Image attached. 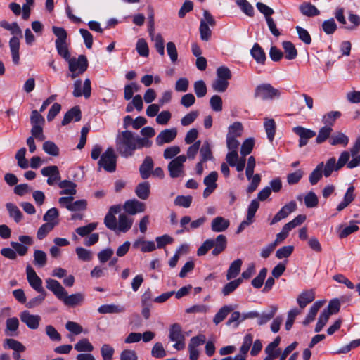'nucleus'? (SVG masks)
<instances>
[{
  "instance_id": "1",
  "label": "nucleus",
  "mask_w": 360,
  "mask_h": 360,
  "mask_svg": "<svg viewBox=\"0 0 360 360\" xmlns=\"http://www.w3.org/2000/svg\"><path fill=\"white\" fill-rule=\"evenodd\" d=\"M46 287L67 307H75L81 305L84 301L85 295L84 293L77 292L68 295L67 290L57 280L47 278L46 280Z\"/></svg>"
},
{
  "instance_id": "2",
  "label": "nucleus",
  "mask_w": 360,
  "mask_h": 360,
  "mask_svg": "<svg viewBox=\"0 0 360 360\" xmlns=\"http://www.w3.org/2000/svg\"><path fill=\"white\" fill-rule=\"evenodd\" d=\"M115 148L122 158L132 157L136 150L135 134L129 130L119 132L115 138Z\"/></svg>"
},
{
  "instance_id": "3",
  "label": "nucleus",
  "mask_w": 360,
  "mask_h": 360,
  "mask_svg": "<svg viewBox=\"0 0 360 360\" xmlns=\"http://www.w3.org/2000/svg\"><path fill=\"white\" fill-rule=\"evenodd\" d=\"M227 246V239L224 235L220 234L217 236L215 240L207 239L198 249L197 255L198 256H202L207 254V252L212 248L214 249L212 251V254L214 256H217L221 254Z\"/></svg>"
},
{
  "instance_id": "4",
  "label": "nucleus",
  "mask_w": 360,
  "mask_h": 360,
  "mask_svg": "<svg viewBox=\"0 0 360 360\" xmlns=\"http://www.w3.org/2000/svg\"><path fill=\"white\" fill-rule=\"evenodd\" d=\"M350 158V154L348 151H343L336 162L335 158H330L328 159L325 165H323V172L326 177H328L331 175L333 171H338L346 165Z\"/></svg>"
},
{
  "instance_id": "5",
  "label": "nucleus",
  "mask_w": 360,
  "mask_h": 360,
  "mask_svg": "<svg viewBox=\"0 0 360 360\" xmlns=\"http://www.w3.org/2000/svg\"><path fill=\"white\" fill-rule=\"evenodd\" d=\"M281 93L269 83H264L256 86L254 92L255 98H261L264 101L273 100L279 98Z\"/></svg>"
},
{
  "instance_id": "6",
  "label": "nucleus",
  "mask_w": 360,
  "mask_h": 360,
  "mask_svg": "<svg viewBox=\"0 0 360 360\" xmlns=\"http://www.w3.org/2000/svg\"><path fill=\"white\" fill-rule=\"evenodd\" d=\"M169 338L170 341L175 342L173 347L176 350H183L185 348V335L179 323H175L170 326Z\"/></svg>"
},
{
  "instance_id": "7",
  "label": "nucleus",
  "mask_w": 360,
  "mask_h": 360,
  "mask_svg": "<svg viewBox=\"0 0 360 360\" xmlns=\"http://www.w3.org/2000/svg\"><path fill=\"white\" fill-rule=\"evenodd\" d=\"M117 156L115 154L114 149L109 147L101 155L98 161V165L104 168L109 172H113L116 169Z\"/></svg>"
},
{
  "instance_id": "8",
  "label": "nucleus",
  "mask_w": 360,
  "mask_h": 360,
  "mask_svg": "<svg viewBox=\"0 0 360 360\" xmlns=\"http://www.w3.org/2000/svg\"><path fill=\"white\" fill-rule=\"evenodd\" d=\"M67 61H68L69 70L72 72L73 78L79 74L84 73L88 68V60L84 55H79L77 58H70Z\"/></svg>"
},
{
  "instance_id": "9",
  "label": "nucleus",
  "mask_w": 360,
  "mask_h": 360,
  "mask_svg": "<svg viewBox=\"0 0 360 360\" xmlns=\"http://www.w3.org/2000/svg\"><path fill=\"white\" fill-rule=\"evenodd\" d=\"M186 160V155H181L174 158L168 164V171L172 178H177L184 173V163Z\"/></svg>"
},
{
  "instance_id": "10",
  "label": "nucleus",
  "mask_w": 360,
  "mask_h": 360,
  "mask_svg": "<svg viewBox=\"0 0 360 360\" xmlns=\"http://www.w3.org/2000/svg\"><path fill=\"white\" fill-rule=\"evenodd\" d=\"M297 210V203L295 201L292 200L285 205L281 209L275 214L272 219L270 224L273 225L281 220L286 218L290 213L293 212Z\"/></svg>"
},
{
  "instance_id": "11",
  "label": "nucleus",
  "mask_w": 360,
  "mask_h": 360,
  "mask_svg": "<svg viewBox=\"0 0 360 360\" xmlns=\"http://www.w3.org/2000/svg\"><path fill=\"white\" fill-rule=\"evenodd\" d=\"M27 278L30 286L37 292H44V289L42 287V281L37 275L34 269L28 265L26 267Z\"/></svg>"
},
{
  "instance_id": "12",
  "label": "nucleus",
  "mask_w": 360,
  "mask_h": 360,
  "mask_svg": "<svg viewBox=\"0 0 360 360\" xmlns=\"http://www.w3.org/2000/svg\"><path fill=\"white\" fill-rule=\"evenodd\" d=\"M292 130L300 137L299 147L300 148L306 146L309 140L316 136L314 131L300 126L294 127Z\"/></svg>"
},
{
  "instance_id": "13",
  "label": "nucleus",
  "mask_w": 360,
  "mask_h": 360,
  "mask_svg": "<svg viewBox=\"0 0 360 360\" xmlns=\"http://www.w3.org/2000/svg\"><path fill=\"white\" fill-rule=\"evenodd\" d=\"M41 173L44 176H48L46 181L49 186H53L60 180V174L58 167L56 165L47 166L42 168Z\"/></svg>"
},
{
  "instance_id": "14",
  "label": "nucleus",
  "mask_w": 360,
  "mask_h": 360,
  "mask_svg": "<svg viewBox=\"0 0 360 360\" xmlns=\"http://www.w3.org/2000/svg\"><path fill=\"white\" fill-rule=\"evenodd\" d=\"M82 81L80 79L76 80L74 83V91L73 96L75 97H80L82 95L86 98H88L91 96V81L89 78L86 79L84 82L83 90L81 89Z\"/></svg>"
},
{
  "instance_id": "15",
  "label": "nucleus",
  "mask_w": 360,
  "mask_h": 360,
  "mask_svg": "<svg viewBox=\"0 0 360 360\" xmlns=\"http://www.w3.org/2000/svg\"><path fill=\"white\" fill-rule=\"evenodd\" d=\"M177 135L176 128L164 129L155 138V143L158 146L173 141Z\"/></svg>"
},
{
  "instance_id": "16",
  "label": "nucleus",
  "mask_w": 360,
  "mask_h": 360,
  "mask_svg": "<svg viewBox=\"0 0 360 360\" xmlns=\"http://www.w3.org/2000/svg\"><path fill=\"white\" fill-rule=\"evenodd\" d=\"M121 210L120 205H112L110 207L108 212L104 218V224L110 230H117V219L115 214Z\"/></svg>"
},
{
  "instance_id": "17",
  "label": "nucleus",
  "mask_w": 360,
  "mask_h": 360,
  "mask_svg": "<svg viewBox=\"0 0 360 360\" xmlns=\"http://www.w3.org/2000/svg\"><path fill=\"white\" fill-rule=\"evenodd\" d=\"M21 321L30 329H37L39 326L41 317L39 315H32L28 311H22L20 315Z\"/></svg>"
},
{
  "instance_id": "18",
  "label": "nucleus",
  "mask_w": 360,
  "mask_h": 360,
  "mask_svg": "<svg viewBox=\"0 0 360 360\" xmlns=\"http://www.w3.org/2000/svg\"><path fill=\"white\" fill-rule=\"evenodd\" d=\"M124 210L129 214H135L138 212H143L145 211L146 205L136 200H127L124 205Z\"/></svg>"
},
{
  "instance_id": "19",
  "label": "nucleus",
  "mask_w": 360,
  "mask_h": 360,
  "mask_svg": "<svg viewBox=\"0 0 360 360\" xmlns=\"http://www.w3.org/2000/svg\"><path fill=\"white\" fill-rule=\"evenodd\" d=\"M154 167L153 158L150 156H146L142 164L139 167L140 176L143 179H147L152 174Z\"/></svg>"
},
{
  "instance_id": "20",
  "label": "nucleus",
  "mask_w": 360,
  "mask_h": 360,
  "mask_svg": "<svg viewBox=\"0 0 360 360\" xmlns=\"http://www.w3.org/2000/svg\"><path fill=\"white\" fill-rule=\"evenodd\" d=\"M82 118V112L79 106H75L69 110L64 115L61 122L63 126L67 125L72 121L78 122Z\"/></svg>"
},
{
  "instance_id": "21",
  "label": "nucleus",
  "mask_w": 360,
  "mask_h": 360,
  "mask_svg": "<svg viewBox=\"0 0 360 360\" xmlns=\"http://www.w3.org/2000/svg\"><path fill=\"white\" fill-rule=\"evenodd\" d=\"M230 225V221L222 217H217L213 219L211 223V229L214 232H223Z\"/></svg>"
},
{
  "instance_id": "22",
  "label": "nucleus",
  "mask_w": 360,
  "mask_h": 360,
  "mask_svg": "<svg viewBox=\"0 0 360 360\" xmlns=\"http://www.w3.org/2000/svg\"><path fill=\"white\" fill-rule=\"evenodd\" d=\"M9 46L12 55V60L15 65H18L20 63V40L17 37H13L10 39Z\"/></svg>"
},
{
  "instance_id": "23",
  "label": "nucleus",
  "mask_w": 360,
  "mask_h": 360,
  "mask_svg": "<svg viewBox=\"0 0 360 360\" xmlns=\"http://www.w3.org/2000/svg\"><path fill=\"white\" fill-rule=\"evenodd\" d=\"M250 54L255 61L259 63L264 65L266 60V53L261 46L255 43L250 50Z\"/></svg>"
},
{
  "instance_id": "24",
  "label": "nucleus",
  "mask_w": 360,
  "mask_h": 360,
  "mask_svg": "<svg viewBox=\"0 0 360 360\" xmlns=\"http://www.w3.org/2000/svg\"><path fill=\"white\" fill-rule=\"evenodd\" d=\"M315 293L313 290L302 292L298 296L297 301L300 308L304 309L308 304L314 301Z\"/></svg>"
},
{
  "instance_id": "25",
  "label": "nucleus",
  "mask_w": 360,
  "mask_h": 360,
  "mask_svg": "<svg viewBox=\"0 0 360 360\" xmlns=\"http://www.w3.org/2000/svg\"><path fill=\"white\" fill-rule=\"evenodd\" d=\"M300 13L307 17H314L320 14L319 10L309 2H303L299 6Z\"/></svg>"
},
{
  "instance_id": "26",
  "label": "nucleus",
  "mask_w": 360,
  "mask_h": 360,
  "mask_svg": "<svg viewBox=\"0 0 360 360\" xmlns=\"http://www.w3.org/2000/svg\"><path fill=\"white\" fill-rule=\"evenodd\" d=\"M133 224V219L128 217L124 214L119 215L118 223L117 224V229L123 233L128 231Z\"/></svg>"
},
{
  "instance_id": "27",
  "label": "nucleus",
  "mask_w": 360,
  "mask_h": 360,
  "mask_svg": "<svg viewBox=\"0 0 360 360\" xmlns=\"http://www.w3.org/2000/svg\"><path fill=\"white\" fill-rule=\"evenodd\" d=\"M58 186L62 188L60 191V195H75L77 193L76 184L69 180H63L59 182Z\"/></svg>"
},
{
  "instance_id": "28",
  "label": "nucleus",
  "mask_w": 360,
  "mask_h": 360,
  "mask_svg": "<svg viewBox=\"0 0 360 360\" xmlns=\"http://www.w3.org/2000/svg\"><path fill=\"white\" fill-rule=\"evenodd\" d=\"M323 301H316L315 302L312 306L310 307L309 311L306 316L305 319L303 321V325L307 326L309 323L312 322L317 314V312L320 309V308L323 304Z\"/></svg>"
},
{
  "instance_id": "29",
  "label": "nucleus",
  "mask_w": 360,
  "mask_h": 360,
  "mask_svg": "<svg viewBox=\"0 0 360 360\" xmlns=\"http://www.w3.org/2000/svg\"><path fill=\"white\" fill-rule=\"evenodd\" d=\"M125 311L124 307L115 304H103L99 307L98 311L100 314H119Z\"/></svg>"
},
{
  "instance_id": "30",
  "label": "nucleus",
  "mask_w": 360,
  "mask_h": 360,
  "mask_svg": "<svg viewBox=\"0 0 360 360\" xmlns=\"http://www.w3.org/2000/svg\"><path fill=\"white\" fill-rule=\"evenodd\" d=\"M234 309L232 305H224L223 306L218 312L215 314L213 322L218 325L219 323L223 321L227 315L233 311Z\"/></svg>"
},
{
  "instance_id": "31",
  "label": "nucleus",
  "mask_w": 360,
  "mask_h": 360,
  "mask_svg": "<svg viewBox=\"0 0 360 360\" xmlns=\"http://www.w3.org/2000/svg\"><path fill=\"white\" fill-rule=\"evenodd\" d=\"M283 49L285 54V58L288 60H293L297 56V51L295 45L289 41H284L282 43Z\"/></svg>"
},
{
  "instance_id": "32",
  "label": "nucleus",
  "mask_w": 360,
  "mask_h": 360,
  "mask_svg": "<svg viewBox=\"0 0 360 360\" xmlns=\"http://www.w3.org/2000/svg\"><path fill=\"white\" fill-rule=\"evenodd\" d=\"M242 264H243V262L240 259L234 260L231 264V265L227 271V274H226L227 280H231L232 278H234L238 275V274L240 273V271Z\"/></svg>"
},
{
  "instance_id": "33",
  "label": "nucleus",
  "mask_w": 360,
  "mask_h": 360,
  "mask_svg": "<svg viewBox=\"0 0 360 360\" xmlns=\"http://www.w3.org/2000/svg\"><path fill=\"white\" fill-rule=\"evenodd\" d=\"M135 193L139 198L146 200L150 195V184L148 181L139 184L136 188Z\"/></svg>"
},
{
  "instance_id": "34",
  "label": "nucleus",
  "mask_w": 360,
  "mask_h": 360,
  "mask_svg": "<svg viewBox=\"0 0 360 360\" xmlns=\"http://www.w3.org/2000/svg\"><path fill=\"white\" fill-rule=\"evenodd\" d=\"M6 207L9 213V216L13 218L16 223H19L22 219V213L15 204L7 202Z\"/></svg>"
},
{
  "instance_id": "35",
  "label": "nucleus",
  "mask_w": 360,
  "mask_h": 360,
  "mask_svg": "<svg viewBox=\"0 0 360 360\" xmlns=\"http://www.w3.org/2000/svg\"><path fill=\"white\" fill-rule=\"evenodd\" d=\"M264 127L267 135L268 139L273 141L276 133V122L274 119L265 118L264 122Z\"/></svg>"
},
{
  "instance_id": "36",
  "label": "nucleus",
  "mask_w": 360,
  "mask_h": 360,
  "mask_svg": "<svg viewBox=\"0 0 360 360\" xmlns=\"http://www.w3.org/2000/svg\"><path fill=\"white\" fill-rule=\"evenodd\" d=\"M329 143L332 146L342 145L346 146L349 143V138L342 132H338L330 137Z\"/></svg>"
},
{
  "instance_id": "37",
  "label": "nucleus",
  "mask_w": 360,
  "mask_h": 360,
  "mask_svg": "<svg viewBox=\"0 0 360 360\" xmlns=\"http://www.w3.org/2000/svg\"><path fill=\"white\" fill-rule=\"evenodd\" d=\"M200 156L201 162H205L213 158L210 144L208 141H205L200 148Z\"/></svg>"
},
{
  "instance_id": "38",
  "label": "nucleus",
  "mask_w": 360,
  "mask_h": 360,
  "mask_svg": "<svg viewBox=\"0 0 360 360\" xmlns=\"http://www.w3.org/2000/svg\"><path fill=\"white\" fill-rule=\"evenodd\" d=\"M58 224V222H49L42 224L38 229L37 237L39 240L44 239L48 233L53 229V228Z\"/></svg>"
},
{
  "instance_id": "39",
  "label": "nucleus",
  "mask_w": 360,
  "mask_h": 360,
  "mask_svg": "<svg viewBox=\"0 0 360 360\" xmlns=\"http://www.w3.org/2000/svg\"><path fill=\"white\" fill-rule=\"evenodd\" d=\"M3 345L5 349H11L14 352H25L26 349L20 342L12 338L6 339Z\"/></svg>"
},
{
  "instance_id": "40",
  "label": "nucleus",
  "mask_w": 360,
  "mask_h": 360,
  "mask_svg": "<svg viewBox=\"0 0 360 360\" xmlns=\"http://www.w3.org/2000/svg\"><path fill=\"white\" fill-rule=\"evenodd\" d=\"M0 26L4 29L10 31L12 34L19 35L20 37H22V30L16 22L9 23L8 21L4 20L0 22Z\"/></svg>"
},
{
  "instance_id": "41",
  "label": "nucleus",
  "mask_w": 360,
  "mask_h": 360,
  "mask_svg": "<svg viewBox=\"0 0 360 360\" xmlns=\"http://www.w3.org/2000/svg\"><path fill=\"white\" fill-rule=\"evenodd\" d=\"M278 310V307L276 306H271V309L268 313L263 312L262 314H259L257 323L259 326H262L267 322H269L271 319L274 318L276 311Z\"/></svg>"
},
{
  "instance_id": "42",
  "label": "nucleus",
  "mask_w": 360,
  "mask_h": 360,
  "mask_svg": "<svg viewBox=\"0 0 360 360\" xmlns=\"http://www.w3.org/2000/svg\"><path fill=\"white\" fill-rule=\"evenodd\" d=\"M341 112L340 111H330L323 116L322 122L326 127H332L335 120L340 117Z\"/></svg>"
},
{
  "instance_id": "43",
  "label": "nucleus",
  "mask_w": 360,
  "mask_h": 360,
  "mask_svg": "<svg viewBox=\"0 0 360 360\" xmlns=\"http://www.w3.org/2000/svg\"><path fill=\"white\" fill-rule=\"evenodd\" d=\"M323 162H320L316 167L313 170V172L309 175V182L311 185H315L318 183V181L321 179L323 176Z\"/></svg>"
},
{
  "instance_id": "44",
  "label": "nucleus",
  "mask_w": 360,
  "mask_h": 360,
  "mask_svg": "<svg viewBox=\"0 0 360 360\" xmlns=\"http://www.w3.org/2000/svg\"><path fill=\"white\" fill-rule=\"evenodd\" d=\"M333 131L332 127H321L318 133V135L316 138V142L318 144H321L323 142H325L328 139H330V134Z\"/></svg>"
},
{
  "instance_id": "45",
  "label": "nucleus",
  "mask_w": 360,
  "mask_h": 360,
  "mask_svg": "<svg viewBox=\"0 0 360 360\" xmlns=\"http://www.w3.org/2000/svg\"><path fill=\"white\" fill-rule=\"evenodd\" d=\"M34 263L36 266L41 268L44 267L47 263L46 254L39 250H35L34 252Z\"/></svg>"
},
{
  "instance_id": "46",
  "label": "nucleus",
  "mask_w": 360,
  "mask_h": 360,
  "mask_svg": "<svg viewBox=\"0 0 360 360\" xmlns=\"http://www.w3.org/2000/svg\"><path fill=\"white\" fill-rule=\"evenodd\" d=\"M243 127L241 122H235L228 128V136L239 137L242 135Z\"/></svg>"
},
{
  "instance_id": "47",
  "label": "nucleus",
  "mask_w": 360,
  "mask_h": 360,
  "mask_svg": "<svg viewBox=\"0 0 360 360\" xmlns=\"http://www.w3.org/2000/svg\"><path fill=\"white\" fill-rule=\"evenodd\" d=\"M74 348L77 352H91L94 350V346L87 338H83L75 345Z\"/></svg>"
},
{
  "instance_id": "48",
  "label": "nucleus",
  "mask_w": 360,
  "mask_h": 360,
  "mask_svg": "<svg viewBox=\"0 0 360 360\" xmlns=\"http://www.w3.org/2000/svg\"><path fill=\"white\" fill-rule=\"evenodd\" d=\"M243 282L242 278H237L226 283L222 288L221 292L224 296H227L233 292Z\"/></svg>"
},
{
  "instance_id": "49",
  "label": "nucleus",
  "mask_w": 360,
  "mask_h": 360,
  "mask_svg": "<svg viewBox=\"0 0 360 360\" xmlns=\"http://www.w3.org/2000/svg\"><path fill=\"white\" fill-rule=\"evenodd\" d=\"M236 2L245 14L250 17L254 16V8L247 0H236Z\"/></svg>"
},
{
  "instance_id": "50",
  "label": "nucleus",
  "mask_w": 360,
  "mask_h": 360,
  "mask_svg": "<svg viewBox=\"0 0 360 360\" xmlns=\"http://www.w3.org/2000/svg\"><path fill=\"white\" fill-rule=\"evenodd\" d=\"M98 224L93 222L86 226H80L75 229V232L82 237H85L89 235L97 227Z\"/></svg>"
},
{
  "instance_id": "51",
  "label": "nucleus",
  "mask_w": 360,
  "mask_h": 360,
  "mask_svg": "<svg viewBox=\"0 0 360 360\" xmlns=\"http://www.w3.org/2000/svg\"><path fill=\"white\" fill-rule=\"evenodd\" d=\"M151 355L156 359H162L167 356V352L161 342H156L151 350Z\"/></svg>"
},
{
  "instance_id": "52",
  "label": "nucleus",
  "mask_w": 360,
  "mask_h": 360,
  "mask_svg": "<svg viewBox=\"0 0 360 360\" xmlns=\"http://www.w3.org/2000/svg\"><path fill=\"white\" fill-rule=\"evenodd\" d=\"M43 150L50 155L58 156L59 155L58 147L51 141H46L43 143Z\"/></svg>"
},
{
  "instance_id": "53",
  "label": "nucleus",
  "mask_w": 360,
  "mask_h": 360,
  "mask_svg": "<svg viewBox=\"0 0 360 360\" xmlns=\"http://www.w3.org/2000/svg\"><path fill=\"white\" fill-rule=\"evenodd\" d=\"M340 229L341 230L339 232V237L340 238H344L358 231L359 228L356 224H355L354 221H351L349 226L344 228L340 227Z\"/></svg>"
},
{
  "instance_id": "54",
  "label": "nucleus",
  "mask_w": 360,
  "mask_h": 360,
  "mask_svg": "<svg viewBox=\"0 0 360 360\" xmlns=\"http://www.w3.org/2000/svg\"><path fill=\"white\" fill-rule=\"evenodd\" d=\"M56 48L58 53L65 60H68L70 58V53L68 50V44L66 41L59 42L56 44Z\"/></svg>"
},
{
  "instance_id": "55",
  "label": "nucleus",
  "mask_w": 360,
  "mask_h": 360,
  "mask_svg": "<svg viewBox=\"0 0 360 360\" xmlns=\"http://www.w3.org/2000/svg\"><path fill=\"white\" fill-rule=\"evenodd\" d=\"M136 51L138 53L143 57H147L149 55V49L147 42L143 38L139 39L136 43Z\"/></svg>"
},
{
  "instance_id": "56",
  "label": "nucleus",
  "mask_w": 360,
  "mask_h": 360,
  "mask_svg": "<svg viewBox=\"0 0 360 360\" xmlns=\"http://www.w3.org/2000/svg\"><path fill=\"white\" fill-rule=\"evenodd\" d=\"M193 198L191 195H178L174 200V205L188 208L192 203Z\"/></svg>"
},
{
  "instance_id": "57",
  "label": "nucleus",
  "mask_w": 360,
  "mask_h": 360,
  "mask_svg": "<svg viewBox=\"0 0 360 360\" xmlns=\"http://www.w3.org/2000/svg\"><path fill=\"white\" fill-rule=\"evenodd\" d=\"M59 216L58 210L52 207L47 210V212L43 216V220L46 223L49 222H58V217Z\"/></svg>"
},
{
  "instance_id": "58",
  "label": "nucleus",
  "mask_w": 360,
  "mask_h": 360,
  "mask_svg": "<svg viewBox=\"0 0 360 360\" xmlns=\"http://www.w3.org/2000/svg\"><path fill=\"white\" fill-rule=\"evenodd\" d=\"M194 91L198 98H202L206 95L207 89L203 80H198L194 83Z\"/></svg>"
},
{
  "instance_id": "59",
  "label": "nucleus",
  "mask_w": 360,
  "mask_h": 360,
  "mask_svg": "<svg viewBox=\"0 0 360 360\" xmlns=\"http://www.w3.org/2000/svg\"><path fill=\"white\" fill-rule=\"evenodd\" d=\"M267 274V269L263 268L260 270L259 274L252 281V285L255 288H260Z\"/></svg>"
},
{
  "instance_id": "60",
  "label": "nucleus",
  "mask_w": 360,
  "mask_h": 360,
  "mask_svg": "<svg viewBox=\"0 0 360 360\" xmlns=\"http://www.w3.org/2000/svg\"><path fill=\"white\" fill-rule=\"evenodd\" d=\"M229 84V82L228 81L217 77L212 84V88L214 91L221 93L227 89Z\"/></svg>"
},
{
  "instance_id": "61",
  "label": "nucleus",
  "mask_w": 360,
  "mask_h": 360,
  "mask_svg": "<svg viewBox=\"0 0 360 360\" xmlns=\"http://www.w3.org/2000/svg\"><path fill=\"white\" fill-rule=\"evenodd\" d=\"M114 352V348L109 344H103L101 348L103 360H112Z\"/></svg>"
},
{
  "instance_id": "62",
  "label": "nucleus",
  "mask_w": 360,
  "mask_h": 360,
  "mask_svg": "<svg viewBox=\"0 0 360 360\" xmlns=\"http://www.w3.org/2000/svg\"><path fill=\"white\" fill-rule=\"evenodd\" d=\"M294 250L292 245L283 246L277 250L276 252V257L279 259L287 258L290 257Z\"/></svg>"
},
{
  "instance_id": "63",
  "label": "nucleus",
  "mask_w": 360,
  "mask_h": 360,
  "mask_svg": "<svg viewBox=\"0 0 360 360\" xmlns=\"http://www.w3.org/2000/svg\"><path fill=\"white\" fill-rule=\"evenodd\" d=\"M319 200L314 192H309L304 197V204L307 207L312 208L318 205Z\"/></svg>"
},
{
  "instance_id": "64",
  "label": "nucleus",
  "mask_w": 360,
  "mask_h": 360,
  "mask_svg": "<svg viewBox=\"0 0 360 360\" xmlns=\"http://www.w3.org/2000/svg\"><path fill=\"white\" fill-rule=\"evenodd\" d=\"M322 29L327 34H331L337 30V25L333 18L326 20L322 23Z\"/></svg>"
}]
</instances>
